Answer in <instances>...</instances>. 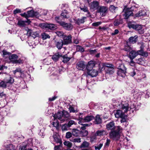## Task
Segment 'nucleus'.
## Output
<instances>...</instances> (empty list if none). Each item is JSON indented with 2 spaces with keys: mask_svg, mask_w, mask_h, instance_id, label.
Instances as JSON below:
<instances>
[{
  "mask_svg": "<svg viewBox=\"0 0 150 150\" xmlns=\"http://www.w3.org/2000/svg\"><path fill=\"white\" fill-rule=\"evenodd\" d=\"M122 128L120 126H117L116 128L109 133V136L110 138L114 140H118L120 138V133L122 130Z\"/></svg>",
  "mask_w": 150,
  "mask_h": 150,
  "instance_id": "nucleus-1",
  "label": "nucleus"
},
{
  "mask_svg": "<svg viewBox=\"0 0 150 150\" xmlns=\"http://www.w3.org/2000/svg\"><path fill=\"white\" fill-rule=\"evenodd\" d=\"M136 8L134 6L130 8L127 7H125L123 11L125 12L124 14V18L125 19H128L130 16H133L134 10Z\"/></svg>",
  "mask_w": 150,
  "mask_h": 150,
  "instance_id": "nucleus-2",
  "label": "nucleus"
},
{
  "mask_svg": "<svg viewBox=\"0 0 150 150\" xmlns=\"http://www.w3.org/2000/svg\"><path fill=\"white\" fill-rule=\"evenodd\" d=\"M128 26L129 28H132L138 31L139 33L140 34H142L144 32V30L143 28L142 25H135L133 23H128Z\"/></svg>",
  "mask_w": 150,
  "mask_h": 150,
  "instance_id": "nucleus-3",
  "label": "nucleus"
},
{
  "mask_svg": "<svg viewBox=\"0 0 150 150\" xmlns=\"http://www.w3.org/2000/svg\"><path fill=\"white\" fill-rule=\"evenodd\" d=\"M130 106H129V104L127 103H122V108L124 110V112H127L129 110L131 109L134 108L136 109L135 102H132L130 104Z\"/></svg>",
  "mask_w": 150,
  "mask_h": 150,
  "instance_id": "nucleus-4",
  "label": "nucleus"
},
{
  "mask_svg": "<svg viewBox=\"0 0 150 150\" xmlns=\"http://www.w3.org/2000/svg\"><path fill=\"white\" fill-rule=\"evenodd\" d=\"M61 24V26L67 30H71L73 28V25L70 23H67L63 21Z\"/></svg>",
  "mask_w": 150,
  "mask_h": 150,
  "instance_id": "nucleus-5",
  "label": "nucleus"
},
{
  "mask_svg": "<svg viewBox=\"0 0 150 150\" xmlns=\"http://www.w3.org/2000/svg\"><path fill=\"white\" fill-rule=\"evenodd\" d=\"M86 65L83 61H80L78 62L76 66V68L79 70L83 71L85 69Z\"/></svg>",
  "mask_w": 150,
  "mask_h": 150,
  "instance_id": "nucleus-6",
  "label": "nucleus"
},
{
  "mask_svg": "<svg viewBox=\"0 0 150 150\" xmlns=\"http://www.w3.org/2000/svg\"><path fill=\"white\" fill-rule=\"evenodd\" d=\"M140 51H137L136 52L134 50H132L129 53V57L131 59H134L135 57L139 54H142L140 53Z\"/></svg>",
  "mask_w": 150,
  "mask_h": 150,
  "instance_id": "nucleus-7",
  "label": "nucleus"
},
{
  "mask_svg": "<svg viewBox=\"0 0 150 150\" xmlns=\"http://www.w3.org/2000/svg\"><path fill=\"white\" fill-rule=\"evenodd\" d=\"M106 129L108 130H110L111 131H113L115 129L117 126H115V123L113 121L110 122L108 123L106 125Z\"/></svg>",
  "mask_w": 150,
  "mask_h": 150,
  "instance_id": "nucleus-8",
  "label": "nucleus"
},
{
  "mask_svg": "<svg viewBox=\"0 0 150 150\" xmlns=\"http://www.w3.org/2000/svg\"><path fill=\"white\" fill-rule=\"evenodd\" d=\"M89 6L91 9L93 10L97 9L99 6V3L98 2L94 1L89 4Z\"/></svg>",
  "mask_w": 150,
  "mask_h": 150,
  "instance_id": "nucleus-9",
  "label": "nucleus"
},
{
  "mask_svg": "<svg viewBox=\"0 0 150 150\" xmlns=\"http://www.w3.org/2000/svg\"><path fill=\"white\" fill-rule=\"evenodd\" d=\"M62 119L61 120V123L64 122L67 119L69 118V113L66 111H63L62 112Z\"/></svg>",
  "mask_w": 150,
  "mask_h": 150,
  "instance_id": "nucleus-10",
  "label": "nucleus"
},
{
  "mask_svg": "<svg viewBox=\"0 0 150 150\" xmlns=\"http://www.w3.org/2000/svg\"><path fill=\"white\" fill-rule=\"evenodd\" d=\"M133 96L135 99H137L140 98L142 94V92L137 90L134 91L132 93Z\"/></svg>",
  "mask_w": 150,
  "mask_h": 150,
  "instance_id": "nucleus-11",
  "label": "nucleus"
},
{
  "mask_svg": "<svg viewBox=\"0 0 150 150\" xmlns=\"http://www.w3.org/2000/svg\"><path fill=\"white\" fill-rule=\"evenodd\" d=\"M108 10L107 8L105 6L100 7L98 10V12H99L102 16H104L105 15Z\"/></svg>",
  "mask_w": 150,
  "mask_h": 150,
  "instance_id": "nucleus-12",
  "label": "nucleus"
},
{
  "mask_svg": "<svg viewBox=\"0 0 150 150\" xmlns=\"http://www.w3.org/2000/svg\"><path fill=\"white\" fill-rule=\"evenodd\" d=\"M115 117L117 118L124 117L125 115L124 112L120 110H117L115 114Z\"/></svg>",
  "mask_w": 150,
  "mask_h": 150,
  "instance_id": "nucleus-13",
  "label": "nucleus"
},
{
  "mask_svg": "<svg viewBox=\"0 0 150 150\" xmlns=\"http://www.w3.org/2000/svg\"><path fill=\"white\" fill-rule=\"evenodd\" d=\"M63 38L64 40L63 42L64 45H67L71 42V35H69L67 36H65Z\"/></svg>",
  "mask_w": 150,
  "mask_h": 150,
  "instance_id": "nucleus-14",
  "label": "nucleus"
},
{
  "mask_svg": "<svg viewBox=\"0 0 150 150\" xmlns=\"http://www.w3.org/2000/svg\"><path fill=\"white\" fill-rule=\"evenodd\" d=\"M95 65V62L91 61L89 62L86 66V69L88 70L92 69Z\"/></svg>",
  "mask_w": 150,
  "mask_h": 150,
  "instance_id": "nucleus-15",
  "label": "nucleus"
},
{
  "mask_svg": "<svg viewBox=\"0 0 150 150\" xmlns=\"http://www.w3.org/2000/svg\"><path fill=\"white\" fill-rule=\"evenodd\" d=\"M88 75L91 76L92 77L96 76L98 74V71L94 69H92L88 71L87 72Z\"/></svg>",
  "mask_w": 150,
  "mask_h": 150,
  "instance_id": "nucleus-16",
  "label": "nucleus"
},
{
  "mask_svg": "<svg viewBox=\"0 0 150 150\" xmlns=\"http://www.w3.org/2000/svg\"><path fill=\"white\" fill-rule=\"evenodd\" d=\"M18 58V56L16 54H12L9 57L10 60L13 64L15 63L16 60Z\"/></svg>",
  "mask_w": 150,
  "mask_h": 150,
  "instance_id": "nucleus-17",
  "label": "nucleus"
},
{
  "mask_svg": "<svg viewBox=\"0 0 150 150\" xmlns=\"http://www.w3.org/2000/svg\"><path fill=\"white\" fill-rule=\"evenodd\" d=\"M64 44L63 41L62 40L55 42V46L59 50L62 49Z\"/></svg>",
  "mask_w": 150,
  "mask_h": 150,
  "instance_id": "nucleus-18",
  "label": "nucleus"
},
{
  "mask_svg": "<svg viewBox=\"0 0 150 150\" xmlns=\"http://www.w3.org/2000/svg\"><path fill=\"white\" fill-rule=\"evenodd\" d=\"M27 34L28 36L32 37L33 39L38 36V35L36 32H33L31 30H28L27 32Z\"/></svg>",
  "mask_w": 150,
  "mask_h": 150,
  "instance_id": "nucleus-19",
  "label": "nucleus"
},
{
  "mask_svg": "<svg viewBox=\"0 0 150 150\" xmlns=\"http://www.w3.org/2000/svg\"><path fill=\"white\" fill-rule=\"evenodd\" d=\"M86 19V17H83L81 18H78L75 20V23L79 25L83 23L84 22L85 20Z\"/></svg>",
  "mask_w": 150,
  "mask_h": 150,
  "instance_id": "nucleus-20",
  "label": "nucleus"
},
{
  "mask_svg": "<svg viewBox=\"0 0 150 150\" xmlns=\"http://www.w3.org/2000/svg\"><path fill=\"white\" fill-rule=\"evenodd\" d=\"M61 57V54L60 53L58 52L53 55L52 59L54 62H56L58 60L59 57Z\"/></svg>",
  "mask_w": 150,
  "mask_h": 150,
  "instance_id": "nucleus-21",
  "label": "nucleus"
},
{
  "mask_svg": "<svg viewBox=\"0 0 150 150\" xmlns=\"http://www.w3.org/2000/svg\"><path fill=\"white\" fill-rule=\"evenodd\" d=\"M138 36L135 35L134 37H131L129 38V40L127 42L129 44H133L136 42L137 41Z\"/></svg>",
  "mask_w": 150,
  "mask_h": 150,
  "instance_id": "nucleus-22",
  "label": "nucleus"
},
{
  "mask_svg": "<svg viewBox=\"0 0 150 150\" xmlns=\"http://www.w3.org/2000/svg\"><path fill=\"white\" fill-rule=\"evenodd\" d=\"M62 112H58L55 115H54L53 117L54 119L57 118L59 120L60 122L61 123V120L62 119Z\"/></svg>",
  "mask_w": 150,
  "mask_h": 150,
  "instance_id": "nucleus-23",
  "label": "nucleus"
},
{
  "mask_svg": "<svg viewBox=\"0 0 150 150\" xmlns=\"http://www.w3.org/2000/svg\"><path fill=\"white\" fill-rule=\"evenodd\" d=\"M106 131L104 130H98L95 134L96 136H101L106 134Z\"/></svg>",
  "mask_w": 150,
  "mask_h": 150,
  "instance_id": "nucleus-24",
  "label": "nucleus"
},
{
  "mask_svg": "<svg viewBox=\"0 0 150 150\" xmlns=\"http://www.w3.org/2000/svg\"><path fill=\"white\" fill-rule=\"evenodd\" d=\"M4 80L6 83H12L14 82V80L13 78L11 77L9 75H7Z\"/></svg>",
  "mask_w": 150,
  "mask_h": 150,
  "instance_id": "nucleus-25",
  "label": "nucleus"
},
{
  "mask_svg": "<svg viewBox=\"0 0 150 150\" xmlns=\"http://www.w3.org/2000/svg\"><path fill=\"white\" fill-rule=\"evenodd\" d=\"M126 73V70H118L117 74L118 76L122 77H125Z\"/></svg>",
  "mask_w": 150,
  "mask_h": 150,
  "instance_id": "nucleus-26",
  "label": "nucleus"
},
{
  "mask_svg": "<svg viewBox=\"0 0 150 150\" xmlns=\"http://www.w3.org/2000/svg\"><path fill=\"white\" fill-rule=\"evenodd\" d=\"M94 117L93 115H87L85 117L83 120L82 119V118L81 119L83 120H84V123L89 122L94 119Z\"/></svg>",
  "mask_w": 150,
  "mask_h": 150,
  "instance_id": "nucleus-27",
  "label": "nucleus"
},
{
  "mask_svg": "<svg viewBox=\"0 0 150 150\" xmlns=\"http://www.w3.org/2000/svg\"><path fill=\"white\" fill-rule=\"evenodd\" d=\"M146 15V11L145 10H141L135 15L136 17H139L141 16H144Z\"/></svg>",
  "mask_w": 150,
  "mask_h": 150,
  "instance_id": "nucleus-28",
  "label": "nucleus"
},
{
  "mask_svg": "<svg viewBox=\"0 0 150 150\" xmlns=\"http://www.w3.org/2000/svg\"><path fill=\"white\" fill-rule=\"evenodd\" d=\"M62 60L64 63H67L71 59V57H68L67 54H65L62 56Z\"/></svg>",
  "mask_w": 150,
  "mask_h": 150,
  "instance_id": "nucleus-29",
  "label": "nucleus"
},
{
  "mask_svg": "<svg viewBox=\"0 0 150 150\" xmlns=\"http://www.w3.org/2000/svg\"><path fill=\"white\" fill-rule=\"evenodd\" d=\"M94 119H95L94 122L95 124H98L101 123L102 120L99 115H97Z\"/></svg>",
  "mask_w": 150,
  "mask_h": 150,
  "instance_id": "nucleus-30",
  "label": "nucleus"
},
{
  "mask_svg": "<svg viewBox=\"0 0 150 150\" xmlns=\"http://www.w3.org/2000/svg\"><path fill=\"white\" fill-rule=\"evenodd\" d=\"M47 28L52 30H54L57 28V26L54 24L48 23Z\"/></svg>",
  "mask_w": 150,
  "mask_h": 150,
  "instance_id": "nucleus-31",
  "label": "nucleus"
},
{
  "mask_svg": "<svg viewBox=\"0 0 150 150\" xmlns=\"http://www.w3.org/2000/svg\"><path fill=\"white\" fill-rule=\"evenodd\" d=\"M53 137L54 140L56 142L59 143L60 145L62 144L61 139L58 138L56 134H54Z\"/></svg>",
  "mask_w": 150,
  "mask_h": 150,
  "instance_id": "nucleus-32",
  "label": "nucleus"
},
{
  "mask_svg": "<svg viewBox=\"0 0 150 150\" xmlns=\"http://www.w3.org/2000/svg\"><path fill=\"white\" fill-rule=\"evenodd\" d=\"M106 73L109 74H112L114 72V67H111L110 68L105 69Z\"/></svg>",
  "mask_w": 150,
  "mask_h": 150,
  "instance_id": "nucleus-33",
  "label": "nucleus"
},
{
  "mask_svg": "<svg viewBox=\"0 0 150 150\" xmlns=\"http://www.w3.org/2000/svg\"><path fill=\"white\" fill-rule=\"evenodd\" d=\"M117 67L118 70H126L127 69L124 64H118L117 65Z\"/></svg>",
  "mask_w": 150,
  "mask_h": 150,
  "instance_id": "nucleus-34",
  "label": "nucleus"
},
{
  "mask_svg": "<svg viewBox=\"0 0 150 150\" xmlns=\"http://www.w3.org/2000/svg\"><path fill=\"white\" fill-rule=\"evenodd\" d=\"M1 52L2 53V56L3 57H7L11 54L10 52H7L5 50H3Z\"/></svg>",
  "mask_w": 150,
  "mask_h": 150,
  "instance_id": "nucleus-35",
  "label": "nucleus"
},
{
  "mask_svg": "<svg viewBox=\"0 0 150 150\" xmlns=\"http://www.w3.org/2000/svg\"><path fill=\"white\" fill-rule=\"evenodd\" d=\"M129 44L128 42H127L126 44L125 45L123 49L125 51H129L131 50V47L129 45Z\"/></svg>",
  "mask_w": 150,
  "mask_h": 150,
  "instance_id": "nucleus-36",
  "label": "nucleus"
},
{
  "mask_svg": "<svg viewBox=\"0 0 150 150\" xmlns=\"http://www.w3.org/2000/svg\"><path fill=\"white\" fill-rule=\"evenodd\" d=\"M146 42H144L143 41H141L139 43V44L140 45V48L141 50L140 51L141 52L140 53L142 54L143 52V50L144 48V47L145 46V44Z\"/></svg>",
  "mask_w": 150,
  "mask_h": 150,
  "instance_id": "nucleus-37",
  "label": "nucleus"
},
{
  "mask_svg": "<svg viewBox=\"0 0 150 150\" xmlns=\"http://www.w3.org/2000/svg\"><path fill=\"white\" fill-rule=\"evenodd\" d=\"M41 36H42V38L43 40H46L47 38H50V36L48 34L44 33L41 34Z\"/></svg>",
  "mask_w": 150,
  "mask_h": 150,
  "instance_id": "nucleus-38",
  "label": "nucleus"
},
{
  "mask_svg": "<svg viewBox=\"0 0 150 150\" xmlns=\"http://www.w3.org/2000/svg\"><path fill=\"white\" fill-rule=\"evenodd\" d=\"M70 129V127H69V126L67 124L65 123L64 124L62 127V131H65L69 130Z\"/></svg>",
  "mask_w": 150,
  "mask_h": 150,
  "instance_id": "nucleus-39",
  "label": "nucleus"
},
{
  "mask_svg": "<svg viewBox=\"0 0 150 150\" xmlns=\"http://www.w3.org/2000/svg\"><path fill=\"white\" fill-rule=\"evenodd\" d=\"M144 59L143 57L139 58L136 59L137 62L139 64L142 65L144 63Z\"/></svg>",
  "mask_w": 150,
  "mask_h": 150,
  "instance_id": "nucleus-40",
  "label": "nucleus"
},
{
  "mask_svg": "<svg viewBox=\"0 0 150 150\" xmlns=\"http://www.w3.org/2000/svg\"><path fill=\"white\" fill-rule=\"evenodd\" d=\"M45 129L44 128H42L40 130L39 133V135L41 136L42 138H43L45 135Z\"/></svg>",
  "mask_w": 150,
  "mask_h": 150,
  "instance_id": "nucleus-41",
  "label": "nucleus"
},
{
  "mask_svg": "<svg viewBox=\"0 0 150 150\" xmlns=\"http://www.w3.org/2000/svg\"><path fill=\"white\" fill-rule=\"evenodd\" d=\"M82 114L80 113L79 115L78 120L79 121L78 123L79 124H82V123H83L84 120H83L81 119L82 118V119L83 120L84 119V118H83L82 117Z\"/></svg>",
  "mask_w": 150,
  "mask_h": 150,
  "instance_id": "nucleus-42",
  "label": "nucleus"
},
{
  "mask_svg": "<svg viewBox=\"0 0 150 150\" xmlns=\"http://www.w3.org/2000/svg\"><path fill=\"white\" fill-rule=\"evenodd\" d=\"M76 50L77 51L81 52H83L84 51V48L79 45L76 46Z\"/></svg>",
  "mask_w": 150,
  "mask_h": 150,
  "instance_id": "nucleus-43",
  "label": "nucleus"
},
{
  "mask_svg": "<svg viewBox=\"0 0 150 150\" xmlns=\"http://www.w3.org/2000/svg\"><path fill=\"white\" fill-rule=\"evenodd\" d=\"M26 21H24L21 20L18 21V25L20 26L24 27L25 25V23Z\"/></svg>",
  "mask_w": 150,
  "mask_h": 150,
  "instance_id": "nucleus-44",
  "label": "nucleus"
},
{
  "mask_svg": "<svg viewBox=\"0 0 150 150\" xmlns=\"http://www.w3.org/2000/svg\"><path fill=\"white\" fill-rule=\"evenodd\" d=\"M16 147L12 144H10L7 146V150H15Z\"/></svg>",
  "mask_w": 150,
  "mask_h": 150,
  "instance_id": "nucleus-45",
  "label": "nucleus"
},
{
  "mask_svg": "<svg viewBox=\"0 0 150 150\" xmlns=\"http://www.w3.org/2000/svg\"><path fill=\"white\" fill-rule=\"evenodd\" d=\"M89 145L88 143L86 141H84L82 143L80 146V148H85L88 147Z\"/></svg>",
  "mask_w": 150,
  "mask_h": 150,
  "instance_id": "nucleus-46",
  "label": "nucleus"
},
{
  "mask_svg": "<svg viewBox=\"0 0 150 150\" xmlns=\"http://www.w3.org/2000/svg\"><path fill=\"white\" fill-rule=\"evenodd\" d=\"M62 18V16H56L55 18V20L58 23H59L61 25V23L63 22V21H61V19Z\"/></svg>",
  "mask_w": 150,
  "mask_h": 150,
  "instance_id": "nucleus-47",
  "label": "nucleus"
},
{
  "mask_svg": "<svg viewBox=\"0 0 150 150\" xmlns=\"http://www.w3.org/2000/svg\"><path fill=\"white\" fill-rule=\"evenodd\" d=\"M61 16H63V17L65 18H68L69 17V15L67 13L66 11H64L61 14Z\"/></svg>",
  "mask_w": 150,
  "mask_h": 150,
  "instance_id": "nucleus-48",
  "label": "nucleus"
},
{
  "mask_svg": "<svg viewBox=\"0 0 150 150\" xmlns=\"http://www.w3.org/2000/svg\"><path fill=\"white\" fill-rule=\"evenodd\" d=\"M27 13L28 18L30 17H33L34 15V11L32 10L28 11L27 12Z\"/></svg>",
  "mask_w": 150,
  "mask_h": 150,
  "instance_id": "nucleus-49",
  "label": "nucleus"
},
{
  "mask_svg": "<svg viewBox=\"0 0 150 150\" xmlns=\"http://www.w3.org/2000/svg\"><path fill=\"white\" fill-rule=\"evenodd\" d=\"M40 26L43 29H46L47 28L48 23H42L40 24Z\"/></svg>",
  "mask_w": 150,
  "mask_h": 150,
  "instance_id": "nucleus-50",
  "label": "nucleus"
},
{
  "mask_svg": "<svg viewBox=\"0 0 150 150\" xmlns=\"http://www.w3.org/2000/svg\"><path fill=\"white\" fill-rule=\"evenodd\" d=\"M25 58H24V59H23L20 58L19 59H17L16 60V62L15 64H22L23 63L24 61L25 60Z\"/></svg>",
  "mask_w": 150,
  "mask_h": 150,
  "instance_id": "nucleus-51",
  "label": "nucleus"
},
{
  "mask_svg": "<svg viewBox=\"0 0 150 150\" xmlns=\"http://www.w3.org/2000/svg\"><path fill=\"white\" fill-rule=\"evenodd\" d=\"M67 124L68 125L69 127H70L72 125H76V123L74 120H70L69 121Z\"/></svg>",
  "mask_w": 150,
  "mask_h": 150,
  "instance_id": "nucleus-52",
  "label": "nucleus"
},
{
  "mask_svg": "<svg viewBox=\"0 0 150 150\" xmlns=\"http://www.w3.org/2000/svg\"><path fill=\"white\" fill-rule=\"evenodd\" d=\"M104 66L105 69L110 68L111 67H114L113 65L111 64H109L107 63L105 64H104Z\"/></svg>",
  "mask_w": 150,
  "mask_h": 150,
  "instance_id": "nucleus-53",
  "label": "nucleus"
},
{
  "mask_svg": "<svg viewBox=\"0 0 150 150\" xmlns=\"http://www.w3.org/2000/svg\"><path fill=\"white\" fill-rule=\"evenodd\" d=\"M79 130L77 129H73L72 131V134L75 136H78Z\"/></svg>",
  "mask_w": 150,
  "mask_h": 150,
  "instance_id": "nucleus-54",
  "label": "nucleus"
},
{
  "mask_svg": "<svg viewBox=\"0 0 150 150\" xmlns=\"http://www.w3.org/2000/svg\"><path fill=\"white\" fill-rule=\"evenodd\" d=\"M103 145V143L98 144L96 146H95V149L96 150H100Z\"/></svg>",
  "mask_w": 150,
  "mask_h": 150,
  "instance_id": "nucleus-55",
  "label": "nucleus"
},
{
  "mask_svg": "<svg viewBox=\"0 0 150 150\" xmlns=\"http://www.w3.org/2000/svg\"><path fill=\"white\" fill-rule=\"evenodd\" d=\"M64 144L68 147H71L72 146V143L69 141H66L64 142Z\"/></svg>",
  "mask_w": 150,
  "mask_h": 150,
  "instance_id": "nucleus-56",
  "label": "nucleus"
},
{
  "mask_svg": "<svg viewBox=\"0 0 150 150\" xmlns=\"http://www.w3.org/2000/svg\"><path fill=\"white\" fill-rule=\"evenodd\" d=\"M56 33L57 35L59 37L63 36V37H64L65 36V35L64 34V33L62 31H57L56 32Z\"/></svg>",
  "mask_w": 150,
  "mask_h": 150,
  "instance_id": "nucleus-57",
  "label": "nucleus"
},
{
  "mask_svg": "<svg viewBox=\"0 0 150 150\" xmlns=\"http://www.w3.org/2000/svg\"><path fill=\"white\" fill-rule=\"evenodd\" d=\"M54 150H65L63 149V148L60 144L59 145L56 146L54 147Z\"/></svg>",
  "mask_w": 150,
  "mask_h": 150,
  "instance_id": "nucleus-58",
  "label": "nucleus"
},
{
  "mask_svg": "<svg viewBox=\"0 0 150 150\" xmlns=\"http://www.w3.org/2000/svg\"><path fill=\"white\" fill-rule=\"evenodd\" d=\"M120 19H116L114 22V24L115 26H118L120 23Z\"/></svg>",
  "mask_w": 150,
  "mask_h": 150,
  "instance_id": "nucleus-59",
  "label": "nucleus"
},
{
  "mask_svg": "<svg viewBox=\"0 0 150 150\" xmlns=\"http://www.w3.org/2000/svg\"><path fill=\"white\" fill-rule=\"evenodd\" d=\"M88 134V131L86 130H83L81 132V134L83 137H86L87 136Z\"/></svg>",
  "mask_w": 150,
  "mask_h": 150,
  "instance_id": "nucleus-60",
  "label": "nucleus"
},
{
  "mask_svg": "<svg viewBox=\"0 0 150 150\" xmlns=\"http://www.w3.org/2000/svg\"><path fill=\"white\" fill-rule=\"evenodd\" d=\"M0 87L5 88L6 87V83L5 81H2L0 82Z\"/></svg>",
  "mask_w": 150,
  "mask_h": 150,
  "instance_id": "nucleus-61",
  "label": "nucleus"
},
{
  "mask_svg": "<svg viewBox=\"0 0 150 150\" xmlns=\"http://www.w3.org/2000/svg\"><path fill=\"white\" fill-rule=\"evenodd\" d=\"M74 142L80 143L81 142V139L79 138H76L72 139V141Z\"/></svg>",
  "mask_w": 150,
  "mask_h": 150,
  "instance_id": "nucleus-62",
  "label": "nucleus"
},
{
  "mask_svg": "<svg viewBox=\"0 0 150 150\" xmlns=\"http://www.w3.org/2000/svg\"><path fill=\"white\" fill-rule=\"evenodd\" d=\"M80 8L81 10L85 12H87L88 13H89V12L88 11V10L87 7L85 6L83 7H80Z\"/></svg>",
  "mask_w": 150,
  "mask_h": 150,
  "instance_id": "nucleus-63",
  "label": "nucleus"
},
{
  "mask_svg": "<svg viewBox=\"0 0 150 150\" xmlns=\"http://www.w3.org/2000/svg\"><path fill=\"white\" fill-rule=\"evenodd\" d=\"M117 7H115L113 5H111L110 7L109 10H110L112 12H115V10Z\"/></svg>",
  "mask_w": 150,
  "mask_h": 150,
  "instance_id": "nucleus-64",
  "label": "nucleus"
}]
</instances>
